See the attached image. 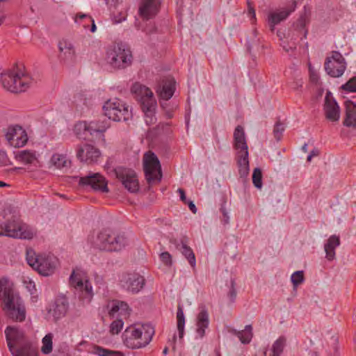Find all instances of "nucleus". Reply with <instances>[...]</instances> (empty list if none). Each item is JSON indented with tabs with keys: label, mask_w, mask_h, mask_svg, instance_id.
Wrapping results in <instances>:
<instances>
[{
	"label": "nucleus",
	"mask_w": 356,
	"mask_h": 356,
	"mask_svg": "<svg viewBox=\"0 0 356 356\" xmlns=\"http://www.w3.org/2000/svg\"><path fill=\"white\" fill-rule=\"evenodd\" d=\"M170 242L174 244L177 250L181 251V254L188 260L191 267L195 268L196 265V259L192 249L188 246L183 241H181V243H179L177 239L171 238Z\"/></svg>",
	"instance_id": "b1692460"
},
{
	"label": "nucleus",
	"mask_w": 356,
	"mask_h": 356,
	"mask_svg": "<svg viewBox=\"0 0 356 356\" xmlns=\"http://www.w3.org/2000/svg\"><path fill=\"white\" fill-rule=\"evenodd\" d=\"M54 335L51 333H49L46 334L42 340V346L41 347V352L44 355H48L52 352V340H53Z\"/></svg>",
	"instance_id": "58836bf2"
},
{
	"label": "nucleus",
	"mask_w": 356,
	"mask_h": 356,
	"mask_svg": "<svg viewBox=\"0 0 356 356\" xmlns=\"http://www.w3.org/2000/svg\"><path fill=\"white\" fill-rule=\"evenodd\" d=\"M5 136L8 143L14 147H23L28 140L26 131L19 125L8 127Z\"/></svg>",
	"instance_id": "ddd939ff"
},
{
	"label": "nucleus",
	"mask_w": 356,
	"mask_h": 356,
	"mask_svg": "<svg viewBox=\"0 0 356 356\" xmlns=\"http://www.w3.org/2000/svg\"><path fill=\"white\" fill-rule=\"evenodd\" d=\"M319 154V150L317 149H314L311 152L310 154H309V156H307V161H311L312 159L313 156H316Z\"/></svg>",
	"instance_id": "5fc2aeb1"
},
{
	"label": "nucleus",
	"mask_w": 356,
	"mask_h": 356,
	"mask_svg": "<svg viewBox=\"0 0 356 356\" xmlns=\"http://www.w3.org/2000/svg\"><path fill=\"white\" fill-rule=\"evenodd\" d=\"M154 334V329L150 324L131 326L124 333V343L131 349L143 348L149 343Z\"/></svg>",
	"instance_id": "f03ea898"
},
{
	"label": "nucleus",
	"mask_w": 356,
	"mask_h": 356,
	"mask_svg": "<svg viewBox=\"0 0 356 356\" xmlns=\"http://www.w3.org/2000/svg\"><path fill=\"white\" fill-rule=\"evenodd\" d=\"M26 260L30 266L44 276L53 274L58 263L55 257L48 254H36L33 250L27 251Z\"/></svg>",
	"instance_id": "423d86ee"
},
{
	"label": "nucleus",
	"mask_w": 356,
	"mask_h": 356,
	"mask_svg": "<svg viewBox=\"0 0 356 356\" xmlns=\"http://www.w3.org/2000/svg\"><path fill=\"white\" fill-rule=\"evenodd\" d=\"M345 106L346 118L343 125L348 127H356V104L351 101H346Z\"/></svg>",
	"instance_id": "c756f323"
},
{
	"label": "nucleus",
	"mask_w": 356,
	"mask_h": 356,
	"mask_svg": "<svg viewBox=\"0 0 356 356\" xmlns=\"http://www.w3.org/2000/svg\"><path fill=\"white\" fill-rule=\"evenodd\" d=\"M13 356H38L37 349L30 341H25L23 344L10 350Z\"/></svg>",
	"instance_id": "bb28decb"
},
{
	"label": "nucleus",
	"mask_w": 356,
	"mask_h": 356,
	"mask_svg": "<svg viewBox=\"0 0 356 356\" xmlns=\"http://www.w3.org/2000/svg\"><path fill=\"white\" fill-rule=\"evenodd\" d=\"M70 284L74 288L79 298L88 302L91 300L93 296L92 287L82 270H73L70 277Z\"/></svg>",
	"instance_id": "6e6552de"
},
{
	"label": "nucleus",
	"mask_w": 356,
	"mask_h": 356,
	"mask_svg": "<svg viewBox=\"0 0 356 356\" xmlns=\"http://www.w3.org/2000/svg\"><path fill=\"white\" fill-rule=\"evenodd\" d=\"M5 334L9 350H12L17 345H22L25 341L24 332L15 326H8L5 330Z\"/></svg>",
	"instance_id": "6ab92c4d"
},
{
	"label": "nucleus",
	"mask_w": 356,
	"mask_h": 356,
	"mask_svg": "<svg viewBox=\"0 0 356 356\" xmlns=\"http://www.w3.org/2000/svg\"><path fill=\"white\" fill-rule=\"evenodd\" d=\"M323 110L325 118L331 122L339 121L340 118V108L330 92L326 93Z\"/></svg>",
	"instance_id": "a211bd4d"
},
{
	"label": "nucleus",
	"mask_w": 356,
	"mask_h": 356,
	"mask_svg": "<svg viewBox=\"0 0 356 356\" xmlns=\"http://www.w3.org/2000/svg\"><path fill=\"white\" fill-rule=\"evenodd\" d=\"M252 183L256 188H261V187H262V173H261V170L259 168H256L253 170Z\"/></svg>",
	"instance_id": "ea45409f"
},
{
	"label": "nucleus",
	"mask_w": 356,
	"mask_h": 356,
	"mask_svg": "<svg viewBox=\"0 0 356 356\" xmlns=\"http://www.w3.org/2000/svg\"><path fill=\"white\" fill-rule=\"evenodd\" d=\"M302 151H304L305 152H307V144H305V145L302 147Z\"/></svg>",
	"instance_id": "0e129e2a"
},
{
	"label": "nucleus",
	"mask_w": 356,
	"mask_h": 356,
	"mask_svg": "<svg viewBox=\"0 0 356 356\" xmlns=\"http://www.w3.org/2000/svg\"><path fill=\"white\" fill-rule=\"evenodd\" d=\"M88 124L86 122H79L74 126V133L78 137H81V132L82 131H86Z\"/></svg>",
	"instance_id": "49530a36"
},
{
	"label": "nucleus",
	"mask_w": 356,
	"mask_h": 356,
	"mask_svg": "<svg viewBox=\"0 0 356 356\" xmlns=\"http://www.w3.org/2000/svg\"><path fill=\"white\" fill-rule=\"evenodd\" d=\"M131 92L140 103L141 107L145 105H153L156 102L151 90L139 83H135L131 87Z\"/></svg>",
	"instance_id": "dca6fc26"
},
{
	"label": "nucleus",
	"mask_w": 356,
	"mask_h": 356,
	"mask_svg": "<svg viewBox=\"0 0 356 356\" xmlns=\"http://www.w3.org/2000/svg\"><path fill=\"white\" fill-rule=\"evenodd\" d=\"M1 83L7 90L17 93L28 89L33 83V80L22 70V67H17L1 74Z\"/></svg>",
	"instance_id": "7ed1b4c3"
},
{
	"label": "nucleus",
	"mask_w": 356,
	"mask_h": 356,
	"mask_svg": "<svg viewBox=\"0 0 356 356\" xmlns=\"http://www.w3.org/2000/svg\"><path fill=\"white\" fill-rule=\"evenodd\" d=\"M186 204L188 205V207H189L190 210H191L193 213H196V212H197V209H196V207H195V205L194 204L193 202L190 201V200H188Z\"/></svg>",
	"instance_id": "4d7b16f0"
},
{
	"label": "nucleus",
	"mask_w": 356,
	"mask_h": 356,
	"mask_svg": "<svg viewBox=\"0 0 356 356\" xmlns=\"http://www.w3.org/2000/svg\"><path fill=\"white\" fill-rule=\"evenodd\" d=\"M0 300L3 303V310L10 318L19 322L25 320L24 305L15 290L13 284L6 277L0 279Z\"/></svg>",
	"instance_id": "f257e3e1"
},
{
	"label": "nucleus",
	"mask_w": 356,
	"mask_h": 356,
	"mask_svg": "<svg viewBox=\"0 0 356 356\" xmlns=\"http://www.w3.org/2000/svg\"><path fill=\"white\" fill-rule=\"evenodd\" d=\"M234 284H235L234 281L232 280L231 281V289H230V291H229V296L232 301H234L235 298H236V289L234 288Z\"/></svg>",
	"instance_id": "3c124183"
},
{
	"label": "nucleus",
	"mask_w": 356,
	"mask_h": 356,
	"mask_svg": "<svg viewBox=\"0 0 356 356\" xmlns=\"http://www.w3.org/2000/svg\"><path fill=\"white\" fill-rule=\"evenodd\" d=\"M89 19L92 22V27H91V31H92V32H95V30H96V26H95V22H94V21H93V20H92V19H91V18H90V17H89Z\"/></svg>",
	"instance_id": "680f3d73"
},
{
	"label": "nucleus",
	"mask_w": 356,
	"mask_h": 356,
	"mask_svg": "<svg viewBox=\"0 0 356 356\" xmlns=\"http://www.w3.org/2000/svg\"><path fill=\"white\" fill-rule=\"evenodd\" d=\"M127 245V239L124 234L108 229L102 230L95 241L96 248L108 252L120 251Z\"/></svg>",
	"instance_id": "20e7f679"
},
{
	"label": "nucleus",
	"mask_w": 356,
	"mask_h": 356,
	"mask_svg": "<svg viewBox=\"0 0 356 356\" xmlns=\"http://www.w3.org/2000/svg\"><path fill=\"white\" fill-rule=\"evenodd\" d=\"M101 155L100 151L90 144L79 145L76 149V157L81 162H96Z\"/></svg>",
	"instance_id": "f3484780"
},
{
	"label": "nucleus",
	"mask_w": 356,
	"mask_h": 356,
	"mask_svg": "<svg viewBox=\"0 0 356 356\" xmlns=\"http://www.w3.org/2000/svg\"><path fill=\"white\" fill-rule=\"evenodd\" d=\"M249 13H250V14H251V15H252V17L253 18H254V17H255V11H254V8H249Z\"/></svg>",
	"instance_id": "052dcab7"
},
{
	"label": "nucleus",
	"mask_w": 356,
	"mask_h": 356,
	"mask_svg": "<svg viewBox=\"0 0 356 356\" xmlns=\"http://www.w3.org/2000/svg\"><path fill=\"white\" fill-rule=\"evenodd\" d=\"M106 130L105 126H98L95 122H91L88 124L87 131L90 134L94 132H104Z\"/></svg>",
	"instance_id": "a18cd8bd"
},
{
	"label": "nucleus",
	"mask_w": 356,
	"mask_h": 356,
	"mask_svg": "<svg viewBox=\"0 0 356 356\" xmlns=\"http://www.w3.org/2000/svg\"><path fill=\"white\" fill-rule=\"evenodd\" d=\"M291 282L294 287H297L299 284L304 281V273L302 270H298L293 273L291 277Z\"/></svg>",
	"instance_id": "a19ab883"
},
{
	"label": "nucleus",
	"mask_w": 356,
	"mask_h": 356,
	"mask_svg": "<svg viewBox=\"0 0 356 356\" xmlns=\"http://www.w3.org/2000/svg\"><path fill=\"white\" fill-rule=\"evenodd\" d=\"M156 107V102L153 105H145L142 108L145 113V121L147 125H152L156 123V118L155 117V110Z\"/></svg>",
	"instance_id": "72a5a7b5"
},
{
	"label": "nucleus",
	"mask_w": 356,
	"mask_h": 356,
	"mask_svg": "<svg viewBox=\"0 0 356 356\" xmlns=\"http://www.w3.org/2000/svg\"><path fill=\"white\" fill-rule=\"evenodd\" d=\"M168 348L167 347H165V348L163 349V354L165 355H167V354H168Z\"/></svg>",
	"instance_id": "338daca9"
},
{
	"label": "nucleus",
	"mask_w": 356,
	"mask_h": 356,
	"mask_svg": "<svg viewBox=\"0 0 356 356\" xmlns=\"http://www.w3.org/2000/svg\"><path fill=\"white\" fill-rule=\"evenodd\" d=\"M160 0H142L139 6V15L144 19L154 17L159 12Z\"/></svg>",
	"instance_id": "aec40b11"
},
{
	"label": "nucleus",
	"mask_w": 356,
	"mask_h": 356,
	"mask_svg": "<svg viewBox=\"0 0 356 356\" xmlns=\"http://www.w3.org/2000/svg\"><path fill=\"white\" fill-rule=\"evenodd\" d=\"M285 343V338L280 337L275 341L272 348L268 350L266 353L268 354V356H280L284 350Z\"/></svg>",
	"instance_id": "f704fd0d"
},
{
	"label": "nucleus",
	"mask_w": 356,
	"mask_h": 356,
	"mask_svg": "<svg viewBox=\"0 0 356 356\" xmlns=\"http://www.w3.org/2000/svg\"><path fill=\"white\" fill-rule=\"evenodd\" d=\"M120 283L123 289L136 293L139 292L144 286L145 280L144 277L137 273H131L122 276Z\"/></svg>",
	"instance_id": "2eb2a0df"
},
{
	"label": "nucleus",
	"mask_w": 356,
	"mask_h": 356,
	"mask_svg": "<svg viewBox=\"0 0 356 356\" xmlns=\"http://www.w3.org/2000/svg\"><path fill=\"white\" fill-rule=\"evenodd\" d=\"M302 86V82L297 83L296 86L295 88L296 90H298Z\"/></svg>",
	"instance_id": "e2e57ef3"
},
{
	"label": "nucleus",
	"mask_w": 356,
	"mask_h": 356,
	"mask_svg": "<svg viewBox=\"0 0 356 356\" xmlns=\"http://www.w3.org/2000/svg\"><path fill=\"white\" fill-rule=\"evenodd\" d=\"M175 81L172 78H167L163 81L162 86L157 90L159 97L164 100L170 99L175 92Z\"/></svg>",
	"instance_id": "393cba45"
},
{
	"label": "nucleus",
	"mask_w": 356,
	"mask_h": 356,
	"mask_svg": "<svg viewBox=\"0 0 356 356\" xmlns=\"http://www.w3.org/2000/svg\"><path fill=\"white\" fill-rule=\"evenodd\" d=\"M342 88L349 92H356V76L350 79Z\"/></svg>",
	"instance_id": "de8ad7c7"
},
{
	"label": "nucleus",
	"mask_w": 356,
	"mask_h": 356,
	"mask_svg": "<svg viewBox=\"0 0 356 356\" xmlns=\"http://www.w3.org/2000/svg\"><path fill=\"white\" fill-rule=\"evenodd\" d=\"M129 307L128 305L122 301L113 300L111 305L109 315L114 317L115 315L127 317L129 314Z\"/></svg>",
	"instance_id": "c85d7f7f"
},
{
	"label": "nucleus",
	"mask_w": 356,
	"mask_h": 356,
	"mask_svg": "<svg viewBox=\"0 0 356 356\" xmlns=\"http://www.w3.org/2000/svg\"><path fill=\"white\" fill-rule=\"evenodd\" d=\"M234 145L237 150V154L248 153V147L246 141L244 129L242 126L238 125L234 132Z\"/></svg>",
	"instance_id": "4be33fe9"
},
{
	"label": "nucleus",
	"mask_w": 356,
	"mask_h": 356,
	"mask_svg": "<svg viewBox=\"0 0 356 356\" xmlns=\"http://www.w3.org/2000/svg\"><path fill=\"white\" fill-rule=\"evenodd\" d=\"M222 214H223V220H222L223 222H224V224H227L229 222V216L225 210L222 211Z\"/></svg>",
	"instance_id": "13d9d810"
},
{
	"label": "nucleus",
	"mask_w": 356,
	"mask_h": 356,
	"mask_svg": "<svg viewBox=\"0 0 356 356\" xmlns=\"http://www.w3.org/2000/svg\"><path fill=\"white\" fill-rule=\"evenodd\" d=\"M60 58L65 62H72L75 58V49L73 44L67 41L63 40L59 42Z\"/></svg>",
	"instance_id": "a878e982"
},
{
	"label": "nucleus",
	"mask_w": 356,
	"mask_h": 356,
	"mask_svg": "<svg viewBox=\"0 0 356 356\" xmlns=\"http://www.w3.org/2000/svg\"><path fill=\"white\" fill-rule=\"evenodd\" d=\"M143 161L147 182L160 181L162 178V172L160 161L156 155L148 151L144 154Z\"/></svg>",
	"instance_id": "9d476101"
},
{
	"label": "nucleus",
	"mask_w": 356,
	"mask_h": 356,
	"mask_svg": "<svg viewBox=\"0 0 356 356\" xmlns=\"http://www.w3.org/2000/svg\"><path fill=\"white\" fill-rule=\"evenodd\" d=\"M346 68V63L343 56L338 51H332V56L326 58L325 70L332 77H340Z\"/></svg>",
	"instance_id": "9b49d317"
},
{
	"label": "nucleus",
	"mask_w": 356,
	"mask_h": 356,
	"mask_svg": "<svg viewBox=\"0 0 356 356\" xmlns=\"http://www.w3.org/2000/svg\"><path fill=\"white\" fill-rule=\"evenodd\" d=\"M309 73H310L309 79H310L311 82H312L313 83H315V84H318V82H319L318 74L315 71L312 70L311 67H309Z\"/></svg>",
	"instance_id": "8fccbe9b"
},
{
	"label": "nucleus",
	"mask_w": 356,
	"mask_h": 356,
	"mask_svg": "<svg viewBox=\"0 0 356 356\" xmlns=\"http://www.w3.org/2000/svg\"><path fill=\"white\" fill-rule=\"evenodd\" d=\"M114 172L116 177L129 192L135 193L138 191V180L134 170L129 168H118Z\"/></svg>",
	"instance_id": "f8f14e48"
},
{
	"label": "nucleus",
	"mask_w": 356,
	"mask_h": 356,
	"mask_svg": "<svg viewBox=\"0 0 356 356\" xmlns=\"http://www.w3.org/2000/svg\"><path fill=\"white\" fill-rule=\"evenodd\" d=\"M107 63L114 69H124L131 65L133 56L129 48L122 44H114L106 50Z\"/></svg>",
	"instance_id": "39448f33"
},
{
	"label": "nucleus",
	"mask_w": 356,
	"mask_h": 356,
	"mask_svg": "<svg viewBox=\"0 0 356 356\" xmlns=\"http://www.w3.org/2000/svg\"><path fill=\"white\" fill-rule=\"evenodd\" d=\"M178 193L180 195L181 200L183 201L185 204H186L188 200L186 199L184 191L183 189H181V188H179L178 189Z\"/></svg>",
	"instance_id": "6e6d98bb"
},
{
	"label": "nucleus",
	"mask_w": 356,
	"mask_h": 356,
	"mask_svg": "<svg viewBox=\"0 0 356 356\" xmlns=\"http://www.w3.org/2000/svg\"><path fill=\"white\" fill-rule=\"evenodd\" d=\"M51 164L58 169L68 168L70 167L71 161L64 154L55 153L51 158Z\"/></svg>",
	"instance_id": "473e14b6"
},
{
	"label": "nucleus",
	"mask_w": 356,
	"mask_h": 356,
	"mask_svg": "<svg viewBox=\"0 0 356 356\" xmlns=\"http://www.w3.org/2000/svg\"><path fill=\"white\" fill-rule=\"evenodd\" d=\"M96 353L99 356H123L120 352L107 350L102 347H97Z\"/></svg>",
	"instance_id": "79ce46f5"
},
{
	"label": "nucleus",
	"mask_w": 356,
	"mask_h": 356,
	"mask_svg": "<svg viewBox=\"0 0 356 356\" xmlns=\"http://www.w3.org/2000/svg\"><path fill=\"white\" fill-rule=\"evenodd\" d=\"M87 17L88 16L86 14H78V15H76L74 20H75L76 22H78V19H83L85 17Z\"/></svg>",
	"instance_id": "bf43d9fd"
},
{
	"label": "nucleus",
	"mask_w": 356,
	"mask_h": 356,
	"mask_svg": "<svg viewBox=\"0 0 356 356\" xmlns=\"http://www.w3.org/2000/svg\"><path fill=\"white\" fill-rule=\"evenodd\" d=\"M123 321L122 319H117L112 322L110 326V332L113 334H118L123 327Z\"/></svg>",
	"instance_id": "c03bdc74"
},
{
	"label": "nucleus",
	"mask_w": 356,
	"mask_h": 356,
	"mask_svg": "<svg viewBox=\"0 0 356 356\" xmlns=\"http://www.w3.org/2000/svg\"><path fill=\"white\" fill-rule=\"evenodd\" d=\"M284 129L285 127L283 123L280 122V121L276 122L274 127L273 134L277 140H280L281 139Z\"/></svg>",
	"instance_id": "37998d69"
},
{
	"label": "nucleus",
	"mask_w": 356,
	"mask_h": 356,
	"mask_svg": "<svg viewBox=\"0 0 356 356\" xmlns=\"http://www.w3.org/2000/svg\"><path fill=\"white\" fill-rule=\"evenodd\" d=\"M25 284H26V289L28 291L31 293L33 294L34 292L36 291L35 286L33 282L29 281L28 282H24Z\"/></svg>",
	"instance_id": "603ef678"
},
{
	"label": "nucleus",
	"mask_w": 356,
	"mask_h": 356,
	"mask_svg": "<svg viewBox=\"0 0 356 356\" xmlns=\"http://www.w3.org/2000/svg\"><path fill=\"white\" fill-rule=\"evenodd\" d=\"M200 309L196 318V332L200 338H202L205 335V330L209 325V316L204 306L200 307Z\"/></svg>",
	"instance_id": "5701e85b"
},
{
	"label": "nucleus",
	"mask_w": 356,
	"mask_h": 356,
	"mask_svg": "<svg viewBox=\"0 0 356 356\" xmlns=\"http://www.w3.org/2000/svg\"><path fill=\"white\" fill-rule=\"evenodd\" d=\"M68 310V302L65 298H57L50 306L48 314L54 320L58 321L64 317Z\"/></svg>",
	"instance_id": "412c9836"
},
{
	"label": "nucleus",
	"mask_w": 356,
	"mask_h": 356,
	"mask_svg": "<svg viewBox=\"0 0 356 356\" xmlns=\"http://www.w3.org/2000/svg\"><path fill=\"white\" fill-rule=\"evenodd\" d=\"M234 333L237 335L243 343H248L252 337V327L251 325H246L244 330L238 332L234 330Z\"/></svg>",
	"instance_id": "4c0bfd02"
},
{
	"label": "nucleus",
	"mask_w": 356,
	"mask_h": 356,
	"mask_svg": "<svg viewBox=\"0 0 356 356\" xmlns=\"http://www.w3.org/2000/svg\"><path fill=\"white\" fill-rule=\"evenodd\" d=\"M34 234L33 231L28 225L16 220L0 223V236L31 239L33 237Z\"/></svg>",
	"instance_id": "1a4fd4ad"
},
{
	"label": "nucleus",
	"mask_w": 356,
	"mask_h": 356,
	"mask_svg": "<svg viewBox=\"0 0 356 356\" xmlns=\"http://www.w3.org/2000/svg\"><path fill=\"white\" fill-rule=\"evenodd\" d=\"M185 317L182 307L179 305L177 312V327L179 332V337L181 339L184 334Z\"/></svg>",
	"instance_id": "e433bc0d"
},
{
	"label": "nucleus",
	"mask_w": 356,
	"mask_h": 356,
	"mask_svg": "<svg viewBox=\"0 0 356 356\" xmlns=\"http://www.w3.org/2000/svg\"><path fill=\"white\" fill-rule=\"evenodd\" d=\"M103 109L106 116L116 122L127 121L132 115L129 106L123 101L116 98L106 102Z\"/></svg>",
	"instance_id": "0eeeda50"
},
{
	"label": "nucleus",
	"mask_w": 356,
	"mask_h": 356,
	"mask_svg": "<svg viewBox=\"0 0 356 356\" xmlns=\"http://www.w3.org/2000/svg\"><path fill=\"white\" fill-rule=\"evenodd\" d=\"M15 159L25 165H33L38 161L36 152L33 150L24 149L15 153Z\"/></svg>",
	"instance_id": "cd10ccee"
},
{
	"label": "nucleus",
	"mask_w": 356,
	"mask_h": 356,
	"mask_svg": "<svg viewBox=\"0 0 356 356\" xmlns=\"http://www.w3.org/2000/svg\"><path fill=\"white\" fill-rule=\"evenodd\" d=\"M160 258L162 262L168 266H170L172 264V256L168 252H163L160 254Z\"/></svg>",
	"instance_id": "09e8293b"
},
{
	"label": "nucleus",
	"mask_w": 356,
	"mask_h": 356,
	"mask_svg": "<svg viewBox=\"0 0 356 356\" xmlns=\"http://www.w3.org/2000/svg\"><path fill=\"white\" fill-rule=\"evenodd\" d=\"M105 1L108 6L115 8L122 0H105Z\"/></svg>",
	"instance_id": "864d4df0"
},
{
	"label": "nucleus",
	"mask_w": 356,
	"mask_h": 356,
	"mask_svg": "<svg viewBox=\"0 0 356 356\" xmlns=\"http://www.w3.org/2000/svg\"><path fill=\"white\" fill-rule=\"evenodd\" d=\"M249 153H243V154H236L237 163L238 167V173L241 177L246 178L249 175Z\"/></svg>",
	"instance_id": "7c9ffc66"
},
{
	"label": "nucleus",
	"mask_w": 356,
	"mask_h": 356,
	"mask_svg": "<svg viewBox=\"0 0 356 356\" xmlns=\"http://www.w3.org/2000/svg\"><path fill=\"white\" fill-rule=\"evenodd\" d=\"M267 351H268V350H264V351L263 352V355H262V356H268V354H267V353H267Z\"/></svg>",
	"instance_id": "774afa93"
},
{
	"label": "nucleus",
	"mask_w": 356,
	"mask_h": 356,
	"mask_svg": "<svg viewBox=\"0 0 356 356\" xmlns=\"http://www.w3.org/2000/svg\"><path fill=\"white\" fill-rule=\"evenodd\" d=\"M79 184L84 186H90L95 191L106 193L108 191L105 178L99 173H92L81 177Z\"/></svg>",
	"instance_id": "4468645a"
},
{
	"label": "nucleus",
	"mask_w": 356,
	"mask_h": 356,
	"mask_svg": "<svg viewBox=\"0 0 356 356\" xmlns=\"http://www.w3.org/2000/svg\"><path fill=\"white\" fill-rule=\"evenodd\" d=\"M340 244L339 236L335 235L331 236L327 243L325 244V251L326 253V258L328 260L334 259L335 257V248Z\"/></svg>",
	"instance_id": "2f4dec72"
},
{
	"label": "nucleus",
	"mask_w": 356,
	"mask_h": 356,
	"mask_svg": "<svg viewBox=\"0 0 356 356\" xmlns=\"http://www.w3.org/2000/svg\"><path fill=\"white\" fill-rule=\"evenodd\" d=\"M8 186L6 183L0 181V187H4Z\"/></svg>",
	"instance_id": "69168bd1"
},
{
	"label": "nucleus",
	"mask_w": 356,
	"mask_h": 356,
	"mask_svg": "<svg viewBox=\"0 0 356 356\" xmlns=\"http://www.w3.org/2000/svg\"><path fill=\"white\" fill-rule=\"evenodd\" d=\"M290 13L291 11L284 10L277 13H271L269 16V23L271 27V31L274 30L275 25L285 19Z\"/></svg>",
	"instance_id": "c9c22d12"
}]
</instances>
